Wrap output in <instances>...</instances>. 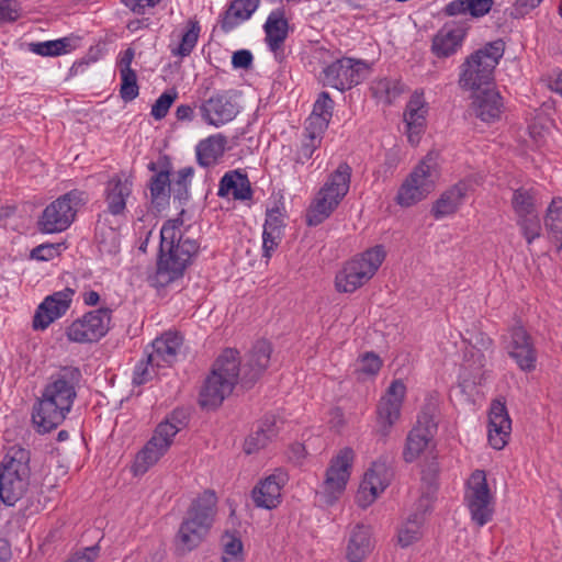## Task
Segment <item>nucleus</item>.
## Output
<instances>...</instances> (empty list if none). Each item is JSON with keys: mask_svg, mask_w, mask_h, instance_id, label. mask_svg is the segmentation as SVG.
Masks as SVG:
<instances>
[{"mask_svg": "<svg viewBox=\"0 0 562 562\" xmlns=\"http://www.w3.org/2000/svg\"><path fill=\"white\" fill-rule=\"evenodd\" d=\"M271 352L269 341L258 340L241 363L238 350L225 349L213 363L211 373L201 387L200 406L206 409L217 408L231 395L237 383L245 389L252 387L267 370Z\"/></svg>", "mask_w": 562, "mask_h": 562, "instance_id": "f257e3e1", "label": "nucleus"}, {"mask_svg": "<svg viewBox=\"0 0 562 562\" xmlns=\"http://www.w3.org/2000/svg\"><path fill=\"white\" fill-rule=\"evenodd\" d=\"M82 374L79 368L66 366L50 375L41 397L33 405L32 420L38 432L57 428L71 411Z\"/></svg>", "mask_w": 562, "mask_h": 562, "instance_id": "f03ea898", "label": "nucleus"}, {"mask_svg": "<svg viewBox=\"0 0 562 562\" xmlns=\"http://www.w3.org/2000/svg\"><path fill=\"white\" fill-rule=\"evenodd\" d=\"M182 223L181 218L168 220L160 229L157 269L154 277L157 286H166L182 278L199 254L200 244L181 233Z\"/></svg>", "mask_w": 562, "mask_h": 562, "instance_id": "7ed1b4c3", "label": "nucleus"}, {"mask_svg": "<svg viewBox=\"0 0 562 562\" xmlns=\"http://www.w3.org/2000/svg\"><path fill=\"white\" fill-rule=\"evenodd\" d=\"M216 505V493L210 488L192 501L176 536L177 549L182 554L192 551L204 540L213 526Z\"/></svg>", "mask_w": 562, "mask_h": 562, "instance_id": "20e7f679", "label": "nucleus"}, {"mask_svg": "<svg viewBox=\"0 0 562 562\" xmlns=\"http://www.w3.org/2000/svg\"><path fill=\"white\" fill-rule=\"evenodd\" d=\"M504 40L485 43L469 56L460 66L459 85L465 90H480L494 80V72L505 54Z\"/></svg>", "mask_w": 562, "mask_h": 562, "instance_id": "39448f33", "label": "nucleus"}, {"mask_svg": "<svg viewBox=\"0 0 562 562\" xmlns=\"http://www.w3.org/2000/svg\"><path fill=\"white\" fill-rule=\"evenodd\" d=\"M31 453L20 446L8 449L0 463V501L13 506L29 486Z\"/></svg>", "mask_w": 562, "mask_h": 562, "instance_id": "423d86ee", "label": "nucleus"}, {"mask_svg": "<svg viewBox=\"0 0 562 562\" xmlns=\"http://www.w3.org/2000/svg\"><path fill=\"white\" fill-rule=\"evenodd\" d=\"M385 255L383 246L378 245L347 261L336 274V290L342 293L355 292L375 274Z\"/></svg>", "mask_w": 562, "mask_h": 562, "instance_id": "0eeeda50", "label": "nucleus"}, {"mask_svg": "<svg viewBox=\"0 0 562 562\" xmlns=\"http://www.w3.org/2000/svg\"><path fill=\"white\" fill-rule=\"evenodd\" d=\"M180 413L175 411L170 419L161 422L155 429L154 435L136 454L133 463V472L135 475L145 474L150 467L156 464L158 460L167 452L172 443L173 437L184 425L178 418Z\"/></svg>", "mask_w": 562, "mask_h": 562, "instance_id": "6e6552de", "label": "nucleus"}, {"mask_svg": "<svg viewBox=\"0 0 562 562\" xmlns=\"http://www.w3.org/2000/svg\"><path fill=\"white\" fill-rule=\"evenodd\" d=\"M86 203L85 192L71 190L48 204L38 222L37 228L45 234L66 231L75 221L80 206Z\"/></svg>", "mask_w": 562, "mask_h": 562, "instance_id": "1a4fd4ad", "label": "nucleus"}, {"mask_svg": "<svg viewBox=\"0 0 562 562\" xmlns=\"http://www.w3.org/2000/svg\"><path fill=\"white\" fill-rule=\"evenodd\" d=\"M368 71V64L361 59L342 57L327 65L321 72L319 80L325 87L340 92L359 85Z\"/></svg>", "mask_w": 562, "mask_h": 562, "instance_id": "9d476101", "label": "nucleus"}, {"mask_svg": "<svg viewBox=\"0 0 562 562\" xmlns=\"http://www.w3.org/2000/svg\"><path fill=\"white\" fill-rule=\"evenodd\" d=\"M112 310L109 307L89 311L66 328V336L72 342H97L108 334Z\"/></svg>", "mask_w": 562, "mask_h": 562, "instance_id": "9b49d317", "label": "nucleus"}, {"mask_svg": "<svg viewBox=\"0 0 562 562\" xmlns=\"http://www.w3.org/2000/svg\"><path fill=\"white\" fill-rule=\"evenodd\" d=\"M436 406L432 403L426 404L417 417V423L406 437L403 458L405 462H414L428 447L437 432L435 420Z\"/></svg>", "mask_w": 562, "mask_h": 562, "instance_id": "f8f14e48", "label": "nucleus"}, {"mask_svg": "<svg viewBox=\"0 0 562 562\" xmlns=\"http://www.w3.org/2000/svg\"><path fill=\"white\" fill-rule=\"evenodd\" d=\"M492 498L485 472L475 470L469 480L465 499L471 518L479 527H483L492 520L494 513Z\"/></svg>", "mask_w": 562, "mask_h": 562, "instance_id": "ddd939ff", "label": "nucleus"}, {"mask_svg": "<svg viewBox=\"0 0 562 562\" xmlns=\"http://www.w3.org/2000/svg\"><path fill=\"white\" fill-rule=\"evenodd\" d=\"M505 349L515 361L518 369L525 373L533 372L537 368L538 352L531 335L517 321L508 330Z\"/></svg>", "mask_w": 562, "mask_h": 562, "instance_id": "4468645a", "label": "nucleus"}, {"mask_svg": "<svg viewBox=\"0 0 562 562\" xmlns=\"http://www.w3.org/2000/svg\"><path fill=\"white\" fill-rule=\"evenodd\" d=\"M435 188L431 179V166L423 160L400 187L396 203L404 207H409L424 200Z\"/></svg>", "mask_w": 562, "mask_h": 562, "instance_id": "2eb2a0df", "label": "nucleus"}, {"mask_svg": "<svg viewBox=\"0 0 562 562\" xmlns=\"http://www.w3.org/2000/svg\"><path fill=\"white\" fill-rule=\"evenodd\" d=\"M202 120L212 126L220 127L233 121L239 113V104L233 90L214 92L199 106Z\"/></svg>", "mask_w": 562, "mask_h": 562, "instance_id": "dca6fc26", "label": "nucleus"}, {"mask_svg": "<svg viewBox=\"0 0 562 562\" xmlns=\"http://www.w3.org/2000/svg\"><path fill=\"white\" fill-rule=\"evenodd\" d=\"M406 393V386L401 380H394L381 397L376 414L380 434L386 437L391 427L401 416V408Z\"/></svg>", "mask_w": 562, "mask_h": 562, "instance_id": "f3484780", "label": "nucleus"}, {"mask_svg": "<svg viewBox=\"0 0 562 562\" xmlns=\"http://www.w3.org/2000/svg\"><path fill=\"white\" fill-rule=\"evenodd\" d=\"M75 290L65 288L46 296L33 317L34 329H46L55 319L64 316L70 307Z\"/></svg>", "mask_w": 562, "mask_h": 562, "instance_id": "a211bd4d", "label": "nucleus"}, {"mask_svg": "<svg viewBox=\"0 0 562 562\" xmlns=\"http://www.w3.org/2000/svg\"><path fill=\"white\" fill-rule=\"evenodd\" d=\"M133 192V181L124 173L113 175L105 183L103 199L105 212L115 217H125L127 200Z\"/></svg>", "mask_w": 562, "mask_h": 562, "instance_id": "6ab92c4d", "label": "nucleus"}, {"mask_svg": "<svg viewBox=\"0 0 562 562\" xmlns=\"http://www.w3.org/2000/svg\"><path fill=\"white\" fill-rule=\"evenodd\" d=\"M355 460V452L351 448L345 447L330 460L326 470L324 490L334 498L335 494L345 491L350 477V471Z\"/></svg>", "mask_w": 562, "mask_h": 562, "instance_id": "aec40b11", "label": "nucleus"}, {"mask_svg": "<svg viewBox=\"0 0 562 562\" xmlns=\"http://www.w3.org/2000/svg\"><path fill=\"white\" fill-rule=\"evenodd\" d=\"M391 474L384 462H373L371 468L364 473L356 495L357 504L367 508L378 495L382 493L390 484Z\"/></svg>", "mask_w": 562, "mask_h": 562, "instance_id": "412c9836", "label": "nucleus"}, {"mask_svg": "<svg viewBox=\"0 0 562 562\" xmlns=\"http://www.w3.org/2000/svg\"><path fill=\"white\" fill-rule=\"evenodd\" d=\"M468 25L465 23H446L431 40V53L437 58H448L454 55L467 37Z\"/></svg>", "mask_w": 562, "mask_h": 562, "instance_id": "4be33fe9", "label": "nucleus"}, {"mask_svg": "<svg viewBox=\"0 0 562 562\" xmlns=\"http://www.w3.org/2000/svg\"><path fill=\"white\" fill-rule=\"evenodd\" d=\"M512 431V420L506 403L502 398L493 400L488 412V442L496 449H503Z\"/></svg>", "mask_w": 562, "mask_h": 562, "instance_id": "5701e85b", "label": "nucleus"}, {"mask_svg": "<svg viewBox=\"0 0 562 562\" xmlns=\"http://www.w3.org/2000/svg\"><path fill=\"white\" fill-rule=\"evenodd\" d=\"M288 482L282 471H276L261 480L252 490L251 496L257 507L273 509L281 503V490Z\"/></svg>", "mask_w": 562, "mask_h": 562, "instance_id": "b1692460", "label": "nucleus"}, {"mask_svg": "<svg viewBox=\"0 0 562 562\" xmlns=\"http://www.w3.org/2000/svg\"><path fill=\"white\" fill-rule=\"evenodd\" d=\"M182 342V336L178 333L162 334L153 341V350L147 353V363H150L151 367L171 366L177 359Z\"/></svg>", "mask_w": 562, "mask_h": 562, "instance_id": "393cba45", "label": "nucleus"}, {"mask_svg": "<svg viewBox=\"0 0 562 562\" xmlns=\"http://www.w3.org/2000/svg\"><path fill=\"white\" fill-rule=\"evenodd\" d=\"M283 207L274 205L266 211V221L262 232V256L270 259L283 237L284 223Z\"/></svg>", "mask_w": 562, "mask_h": 562, "instance_id": "a878e982", "label": "nucleus"}, {"mask_svg": "<svg viewBox=\"0 0 562 562\" xmlns=\"http://www.w3.org/2000/svg\"><path fill=\"white\" fill-rule=\"evenodd\" d=\"M159 164L161 169L150 178L148 184L150 201L157 211L165 210L169 205L171 194V161L168 156H161Z\"/></svg>", "mask_w": 562, "mask_h": 562, "instance_id": "bb28decb", "label": "nucleus"}, {"mask_svg": "<svg viewBox=\"0 0 562 562\" xmlns=\"http://www.w3.org/2000/svg\"><path fill=\"white\" fill-rule=\"evenodd\" d=\"M427 106L423 94L415 92L406 104L404 122L408 142L417 145L426 126Z\"/></svg>", "mask_w": 562, "mask_h": 562, "instance_id": "cd10ccee", "label": "nucleus"}, {"mask_svg": "<svg viewBox=\"0 0 562 562\" xmlns=\"http://www.w3.org/2000/svg\"><path fill=\"white\" fill-rule=\"evenodd\" d=\"M281 422L274 415L263 416L257 424L256 429L251 431L244 442V451L247 454L258 452L266 448L269 442L277 438Z\"/></svg>", "mask_w": 562, "mask_h": 562, "instance_id": "c85d7f7f", "label": "nucleus"}, {"mask_svg": "<svg viewBox=\"0 0 562 562\" xmlns=\"http://www.w3.org/2000/svg\"><path fill=\"white\" fill-rule=\"evenodd\" d=\"M503 108V98L495 89H484L477 92L471 104L475 116L486 123L499 120Z\"/></svg>", "mask_w": 562, "mask_h": 562, "instance_id": "c756f323", "label": "nucleus"}, {"mask_svg": "<svg viewBox=\"0 0 562 562\" xmlns=\"http://www.w3.org/2000/svg\"><path fill=\"white\" fill-rule=\"evenodd\" d=\"M260 0H233L220 15L218 26L222 32L229 33L249 20L258 9Z\"/></svg>", "mask_w": 562, "mask_h": 562, "instance_id": "7c9ffc66", "label": "nucleus"}, {"mask_svg": "<svg viewBox=\"0 0 562 562\" xmlns=\"http://www.w3.org/2000/svg\"><path fill=\"white\" fill-rule=\"evenodd\" d=\"M469 189L470 184L465 181H459L450 187L448 190L442 192L439 199L434 203L430 211L431 215L436 220H440L454 214L463 204Z\"/></svg>", "mask_w": 562, "mask_h": 562, "instance_id": "2f4dec72", "label": "nucleus"}, {"mask_svg": "<svg viewBox=\"0 0 562 562\" xmlns=\"http://www.w3.org/2000/svg\"><path fill=\"white\" fill-rule=\"evenodd\" d=\"M266 43L271 52H277L288 37L289 23L284 9H276L270 12L263 25Z\"/></svg>", "mask_w": 562, "mask_h": 562, "instance_id": "473e14b6", "label": "nucleus"}, {"mask_svg": "<svg viewBox=\"0 0 562 562\" xmlns=\"http://www.w3.org/2000/svg\"><path fill=\"white\" fill-rule=\"evenodd\" d=\"M371 529L363 524L356 525L350 531L347 544V560L361 562L372 551Z\"/></svg>", "mask_w": 562, "mask_h": 562, "instance_id": "72a5a7b5", "label": "nucleus"}, {"mask_svg": "<svg viewBox=\"0 0 562 562\" xmlns=\"http://www.w3.org/2000/svg\"><path fill=\"white\" fill-rule=\"evenodd\" d=\"M352 169L347 162H340L319 189L322 194L341 202L349 191Z\"/></svg>", "mask_w": 562, "mask_h": 562, "instance_id": "f704fd0d", "label": "nucleus"}, {"mask_svg": "<svg viewBox=\"0 0 562 562\" xmlns=\"http://www.w3.org/2000/svg\"><path fill=\"white\" fill-rule=\"evenodd\" d=\"M492 5L493 0H452L442 8L441 13L445 16L482 18L491 11Z\"/></svg>", "mask_w": 562, "mask_h": 562, "instance_id": "c9c22d12", "label": "nucleus"}, {"mask_svg": "<svg viewBox=\"0 0 562 562\" xmlns=\"http://www.w3.org/2000/svg\"><path fill=\"white\" fill-rule=\"evenodd\" d=\"M335 102L327 91H322L314 102L313 111L305 125L318 131H326L333 117Z\"/></svg>", "mask_w": 562, "mask_h": 562, "instance_id": "e433bc0d", "label": "nucleus"}, {"mask_svg": "<svg viewBox=\"0 0 562 562\" xmlns=\"http://www.w3.org/2000/svg\"><path fill=\"white\" fill-rule=\"evenodd\" d=\"M227 138L223 134L211 135L196 146V160L200 166L209 167L225 153Z\"/></svg>", "mask_w": 562, "mask_h": 562, "instance_id": "4c0bfd02", "label": "nucleus"}, {"mask_svg": "<svg viewBox=\"0 0 562 562\" xmlns=\"http://www.w3.org/2000/svg\"><path fill=\"white\" fill-rule=\"evenodd\" d=\"M339 201L322 194L321 191L311 203L306 213V223L308 226H317L327 220L339 205Z\"/></svg>", "mask_w": 562, "mask_h": 562, "instance_id": "58836bf2", "label": "nucleus"}, {"mask_svg": "<svg viewBox=\"0 0 562 562\" xmlns=\"http://www.w3.org/2000/svg\"><path fill=\"white\" fill-rule=\"evenodd\" d=\"M538 191L535 188L519 187L513 191L510 204L515 215L537 212Z\"/></svg>", "mask_w": 562, "mask_h": 562, "instance_id": "ea45409f", "label": "nucleus"}, {"mask_svg": "<svg viewBox=\"0 0 562 562\" xmlns=\"http://www.w3.org/2000/svg\"><path fill=\"white\" fill-rule=\"evenodd\" d=\"M371 91L375 99L390 105L403 93L404 85L397 79L382 78L373 82Z\"/></svg>", "mask_w": 562, "mask_h": 562, "instance_id": "a19ab883", "label": "nucleus"}, {"mask_svg": "<svg viewBox=\"0 0 562 562\" xmlns=\"http://www.w3.org/2000/svg\"><path fill=\"white\" fill-rule=\"evenodd\" d=\"M424 519L420 513H413L397 532V542L402 548H407L422 538Z\"/></svg>", "mask_w": 562, "mask_h": 562, "instance_id": "79ce46f5", "label": "nucleus"}, {"mask_svg": "<svg viewBox=\"0 0 562 562\" xmlns=\"http://www.w3.org/2000/svg\"><path fill=\"white\" fill-rule=\"evenodd\" d=\"M200 31V23L196 19L188 20L181 41L176 48L171 49V54L180 57L189 56L198 43Z\"/></svg>", "mask_w": 562, "mask_h": 562, "instance_id": "37998d69", "label": "nucleus"}, {"mask_svg": "<svg viewBox=\"0 0 562 562\" xmlns=\"http://www.w3.org/2000/svg\"><path fill=\"white\" fill-rule=\"evenodd\" d=\"M324 133V131H318L305 125L304 139L297 150L296 162L304 164L306 160L312 158L314 151L322 144Z\"/></svg>", "mask_w": 562, "mask_h": 562, "instance_id": "c03bdc74", "label": "nucleus"}, {"mask_svg": "<svg viewBox=\"0 0 562 562\" xmlns=\"http://www.w3.org/2000/svg\"><path fill=\"white\" fill-rule=\"evenodd\" d=\"M516 224L528 245L541 236L542 227L538 211L516 215Z\"/></svg>", "mask_w": 562, "mask_h": 562, "instance_id": "a18cd8bd", "label": "nucleus"}, {"mask_svg": "<svg viewBox=\"0 0 562 562\" xmlns=\"http://www.w3.org/2000/svg\"><path fill=\"white\" fill-rule=\"evenodd\" d=\"M194 175L193 167H184L180 169L171 181V192L173 200H178L180 204H184L189 200V187Z\"/></svg>", "mask_w": 562, "mask_h": 562, "instance_id": "49530a36", "label": "nucleus"}, {"mask_svg": "<svg viewBox=\"0 0 562 562\" xmlns=\"http://www.w3.org/2000/svg\"><path fill=\"white\" fill-rule=\"evenodd\" d=\"M546 227L555 234H562V198H554L548 206L544 217Z\"/></svg>", "mask_w": 562, "mask_h": 562, "instance_id": "de8ad7c7", "label": "nucleus"}, {"mask_svg": "<svg viewBox=\"0 0 562 562\" xmlns=\"http://www.w3.org/2000/svg\"><path fill=\"white\" fill-rule=\"evenodd\" d=\"M121 88L120 97L124 102H131L138 97L139 87L135 71L120 72Z\"/></svg>", "mask_w": 562, "mask_h": 562, "instance_id": "09e8293b", "label": "nucleus"}, {"mask_svg": "<svg viewBox=\"0 0 562 562\" xmlns=\"http://www.w3.org/2000/svg\"><path fill=\"white\" fill-rule=\"evenodd\" d=\"M65 249L64 243L41 244L31 250L30 257L37 261H49L58 257Z\"/></svg>", "mask_w": 562, "mask_h": 562, "instance_id": "8fccbe9b", "label": "nucleus"}, {"mask_svg": "<svg viewBox=\"0 0 562 562\" xmlns=\"http://www.w3.org/2000/svg\"><path fill=\"white\" fill-rule=\"evenodd\" d=\"M178 93L176 90H167L155 101L151 106V116L159 121L162 120L169 112L170 106L177 99Z\"/></svg>", "mask_w": 562, "mask_h": 562, "instance_id": "3c124183", "label": "nucleus"}, {"mask_svg": "<svg viewBox=\"0 0 562 562\" xmlns=\"http://www.w3.org/2000/svg\"><path fill=\"white\" fill-rule=\"evenodd\" d=\"M382 367L381 358L370 351L362 355L357 363V371L362 372L368 375H375L380 371Z\"/></svg>", "mask_w": 562, "mask_h": 562, "instance_id": "603ef678", "label": "nucleus"}, {"mask_svg": "<svg viewBox=\"0 0 562 562\" xmlns=\"http://www.w3.org/2000/svg\"><path fill=\"white\" fill-rule=\"evenodd\" d=\"M21 16V7L16 0H0V23H12Z\"/></svg>", "mask_w": 562, "mask_h": 562, "instance_id": "864d4df0", "label": "nucleus"}, {"mask_svg": "<svg viewBox=\"0 0 562 562\" xmlns=\"http://www.w3.org/2000/svg\"><path fill=\"white\" fill-rule=\"evenodd\" d=\"M237 176H239V170L228 171L222 177L218 186V196H227L231 192L234 195L235 190H237Z\"/></svg>", "mask_w": 562, "mask_h": 562, "instance_id": "5fc2aeb1", "label": "nucleus"}, {"mask_svg": "<svg viewBox=\"0 0 562 562\" xmlns=\"http://www.w3.org/2000/svg\"><path fill=\"white\" fill-rule=\"evenodd\" d=\"M29 49L30 52L44 57L59 56L56 40L30 43Z\"/></svg>", "mask_w": 562, "mask_h": 562, "instance_id": "6e6d98bb", "label": "nucleus"}, {"mask_svg": "<svg viewBox=\"0 0 562 562\" xmlns=\"http://www.w3.org/2000/svg\"><path fill=\"white\" fill-rule=\"evenodd\" d=\"M543 0H516L513 4L510 16L514 19L524 18L531 10L536 9Z\"/></svg>", "mask_w": 562, "mask_h": 562, "instance_id": "4d7b16f0", "label": "nucleus"}, {"mask_svg": "<svg viewBox=\"0 0 562 562\" xmlns=\"http://www.w3.org/2000/svg\"><path fill=\"white\" fill-rule=\"evenodd\" d=\"M543 0H516L513 4L510 16L514 19L524 18L531 10L536 9Z\"/></svg>", "mask_w": 562, "mask_h": 562, "instance_id": "13d9d810", "label": "nucleus"}, {"mask_svg": "<svg viewBox=\"0 0 562 562\" xmlns=\"http://www.w3.org/2000/svg\"><path fill=\"white\" fill-rule=\"evenodd\" d=\"M161 0H121L134 14L143 15L147 9H153L160 3Z\"/></svg>", "mask_w": 562, "mask_h": 562, "instance_id": "bf43d9fd", "label": "nucleus"}, {"mask_svg": "<svg viewBox=\"0 0 562 562\" xmlns=\"http://www.w3.org/2000/svg\"><path fill=\"white\" fill-rule=\"evenodd\" d=\"M237 179V190L234 192V199L241 201L250 200L252 198V189L248 176L239 171Z\"/></svg>", "mask_w": 562, "mask_h": 562, "instance_id": "052dcab7", "label": "nucleus"}, {"mask_svg": "<svg viewBox=\"0 0 562 562\" xmlns=\"http://www.w3.org/2000/svg\"><path fill=\"white\" fill-rule=\"evenodd\" d=\"M252 61L254 56L248 49H239L232 56V65L235 69H249Z\"/></svg>", "mask_w": 562, "mask_h": 562, "instance_id": "680f3d73", "label": "nucleus"}, {"mask_svg": "<svg viewBox=\"0 0 562 562\" xmlns=\"http://www.w3.org/2000/svg\"><path fill=\"white\" fill-rule=\"evenodd\" d=\"M58 46V54L64 55L77 49L81 44V37L78 35H69L56 40Z\"/></svg>", "mask_w": 562, "mask_h": 562, "instance_id": "e2e57ef3", "label": "nucleus"}, {"mask_svg": "<svg viewBox=\"0 0 562 562\" xmlns=\"http://www.w3.org/2000/svg\"><path fill=\"white\" fill-rule=\"evenodd\" d=\"M148 366H150V363H147V360L144 362V361H140L136 367H135V370H134V373H133V383L136 384V385H142V384H145L146 382H148L150 379H151V373L148 369Z\"/></svg>", "mask_w": 562, "mask_h": 562, "instance_id": "0e129e2a", "label": "nucleus"}, {"mask_svg": "<svg viewBox=\"0 0 562 562\" xmlns=\"http://www.w3.org/2000/svg\"><path fill=\"white\" fill-rule=\"evenodd\" d=\"M99 553V546L94 544L85 548L82 552H77L66 562H93Z\"/></svg>", "mask_w": 562, "mask_h": 562, "instance_id": "69168bd1", "label": "nucleus"}, {"mask_svg": "<svg viewBox=\"0 0 562 562\" xmlns=\"http://www.w3.org/2000/svg\"><path fill=\"white\" fill-rule=\"evenodd\" d=\"M224 555L226 557H243V542L237 537H231L224 544Z\"/></svg>", "mask_w": 562, "mask_h": 562, "instance_id": "338daca9", "label": "nucleus"}, {"mask_svg": "<svg viewBox=\"0 0 562 562\" xmlns=\"http://www.w3.org/2000/svg\"><path fill=\"white\" fill-rule=\"evenodd\" d=\"M134 56L135 50L132 47H128L121 53L120 58L117 60V67L120 68V72L135 71L131 67Z\"/></svg>", "mask_w": 562, "mask_h": 562, "instance_id": "774afa93", "label": "nucleus"}]
</instances>
